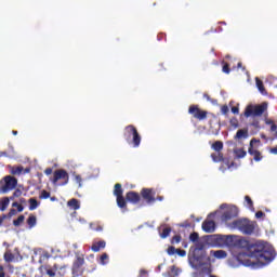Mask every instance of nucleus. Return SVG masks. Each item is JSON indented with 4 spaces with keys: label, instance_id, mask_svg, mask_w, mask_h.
Wrapping results in <instances>:
<instances>
[{
    "label": "nucleus",
    "instance_id": "obj_63",
    "mask_svg": "<svg viewBox=\"0 0 277 277\" xmlns=\"http://www.w3.org/2000/svg\"><path fill=\"white\" fill-rule=\"evenodd\" d=\"M13 135H18V131L13 130Z\"/></svg>",
    "mask_w": 277,
    "mask_h": 277
},
{
    "label": "nucleus",
    "instance_id": "obj_60",
    "mask_svg": "<svg viewBox=\"0 0 277 277\" xmlns=\"http://www.w3.org/2000/svg\"><path fill=\"white\" fill-rule=\"evenodd\" d=\"M195 259H196V261H202V255L196 256Z\"/></svg>",
    "mask_w": 277,
    "mask_h": 277
},
{
    "label": "nucleus",
    "instance_id": "obj_28",
    "mask_svg": "<svg viewBox=\"0 0 277 277\" xmlns=\"http://www.w3.org/2000/svg\"><path fill=\"white\" fill-rule=\"evenodd\" d=\"M235 155L236 157H238V159H243V157H246L248 153L243 148H238L235 150Z\"/></svg>",
    "mask_w": 277,
    "mask_h": 277
},
{
    "label": "nucleus",
    "instance_id": "obj_32",
    "mask_svg": "<svg viewBox=\"0 0 277 277\" xmlns=\"http://www.w3.org/2000/svg\"><path fill=\"white\" fill-rule=\"evenodd\" d=\"M36 215H29V217L27 219V224L30 228H34V226H36Z\"/></svg>",
    "mask_w": 277,
    "mask_h": 277
},
{
    "label": "nucleus",
    "instance_id": "obj_54",
    "mask_svg": "<svg viewBox=\"0 0 277 277\" xmlns=\"http://www.w3.org/2000/svg\"><path fill=\"white\" fill-rule=\"evenodd\" d=\"M232 113L238 115L239 114V106L232 107Z\"/></svg>",
    "mask_w": 277,
    "mask_h": 277
},
{
    "label": "nucleus",
    "instance_id": "obj_3",
    "mask_svg": "<svg viewBox=\"0 0 277 277\" xmlns=\"http://www.w3.org/2000/svg\"><path fill=\"white\" fill-rule=\"evenodd\" d=\"M234 228H238L243 235H252L256 228V222L248 219H239L233 222Z\"/></svg>",
    "mask_w": 277,
    "mask_h": 277
},
{
    "label": "nucleus",
    "instance_id": "obj_61",
    "mask_svg": "<svg viewBox=\"0 0 277 277\" xmlns=\"http://www.w3.org/2000/svg\"><path fill=\"white\" fill-rule=\"evenodd\" d=\"M50 200H51L52 202H55V200H57V197H51Z\"/></svg>",
    "mask_w": 277,
    "mask_h": 277
},
{
    "label": "nucleus",
    "instance_id": "obj_23",
    "mask_svg": "<svg viewBox=\"0 0 277 277\" xmlns=\"http://www.w3.org/2000/svg\"><path fill=\"white\" fill-rule=\"evenodd\" d=\"M10 207V198L3 197L0 199V211H5Z\"/></svg>",
    "mask_w": 277,
    "mask_h": 277
},
{
    "label": "nucleus",
    "instance_id": "obj_49",
    "mask_svg": "<svg viewBox=\"0 0 277 277\" xmlns=\"http://www.w3.org/2000/svg\"><path fill=\"white\" fill-rule=\"evenodd\" d=\"M255 217H256V220H261V217H265V214H264L263 211H258V212L255 213Z\"/></svg>",
    "mask_w": 277,
    "mask_h": 277
},
{
    "label": "nucleus",
    "instance_id": "obj_13",
    "mask_svg": "<svg viewBox=\"0 0 277 277\" xmlns=\"http://www.w3.org/2000/svg\"><path fill=\"white\" fill-rule=\"evenodd\" d=\"M126 200H128V202H131L132 205H137L140 203V200H142V197H140V193L130 190L126 195Z\"/></svg>",
    "mask_w": 277,
    "mask_h": 277
},
{
    "label": "nucleus",
    "instance_id": "obj_22",
    "mask_svg": "<svg viewBox=\"0 0 277 277\" xmlns=\"http://www.w3.org/2000/svg\"><path fill=\"white\" fill-rule=\"evenodd\" d=\"M124 193V190L122 189V184L117 183L115 184L114 187V196H116V198L122 196V194Z\"/></svg>",
    "mask_w": 277,
    "mask_h": 277
},
{
    "label": "nucleus",
    "instance_id": "obj_38",
    "mask_svg": "<svg viewBox=\"0 0 277 277\" xmlns=\"http://www.w3.org/2000/svg\"><path fill=\"white\" fill-rule=\"evenodd\" d=\"M12 207H15L18 211V213H23V211L25 210V207H23V205L18 203V202H13Z\"/></svg>",
    "mask_w": 277,
    "mask_h": 277
},
{
    "label": "nucleus",
    "instance_id": "obj_26",
    "mask_svg": "<svg viewBox=\"0 0 277 277\" xmlns=\"http://www.w3.org/2000/svg\"><path fill=\"white\" fill-rule=\"evenodd\" d=\"M211 159L214 163H220L221 161H224V155L220 151L217 154H211Z\"/></svg>",
    "mask_w": 277,
    "mask_h": 277
},
{
    "label": "nucleus",
    "instance_id": "obj_4",
    "mask_svg": "<svg viewBox=\"0 0 277 277\" xmlns=\"http://www.w3.org/2000/svg\"><path fill=\"white\" fill-rule=\"evenodd\" d=\"M267 111V102H263L259 105L249 104L243 113L245 118H259Z\"/></svg>",
    "mask_w": 277,
    "mask_h": 277
},
{
    "label": "nucleus",
    "instance_id": "obj_58",
    "mask_svg": "<svg viewBox=\"0 0 277 277\" xmlns=\"http://www.w3.org/2000/svg\"><path fill=\"white\" fill-rule=\"evenodd\" d=\"M156 200H159V202H161V200H163V196H158Z\"/></svg>",
    "mask_w": 277,
    "mask_h": 277
},
{
    "label": "nucleus",
    "instance_id": "obj_37",
    "mask_svg": "<svg viewBox=\"0 0 277 277\" xmlns=\"http://www.w3.org/2000/svg\"><path fill=\"white\" fill-rule=\"evenodd\" d=\"M189 239H190V241H193V243H196V241H198V239H200V236L198 235V233L194 232L189 235Z\"/></svg>",
    "mask_w": 277,
    "mask_h": 277
},
{
    "label": "nucleus",
    "instance_id": "obj_62",
    "mask_svg": "<svg viewBox=\"0 0 277 277\" xmlns=\"http://www.w3.org/2000/svg\"><path fill=\"white\" fill-rule=\"evenodd\" d=\"M0 277H5V272H0Z\"/></svg>",
    "mask_w": 277,
    "mask_h": 277
},
{
    "label": "nucleus",
    "instance_id": "obj_19",
    "mask_svg": "<svg viewBox=\"0 0 277 277\" xmlns=\"http://www.w3.org/2000/svg\"><path fill=\"white\" fill-rule=\"evenodd\" d=\"M210 254L214 256L215 259H226L228 256V253L224 250H216V251H210Z\"/></svg>",
    "mask_w": 277,
    "mask_h": 277
},
{
    "label": "nucleus",
    "instance_id": "obj_39",
    "mask_svg": "<svg viewBox=\"0 0 277 277\" xmlns=\"http://www.w3.org/2000/svg\"><path fill=\"white\" fill-rule=\"evenodd\" d=\"M40 199L47 200V198H51V193L47 190H42L41 195L39 196Z\"/></svg>",
    "mask_w": 277,
    "mask_h": 277
},
{
    "label": "nucleus",
    "instance_id": "obj_52",
    "mask_svg": "<svg viewBox=\"0 0 277 277\" xmlns=\"http://www.w3.org/2000/svg\"><path fill=\"white\" fill-rule=\"evenodd\" d=\"M171 272H172L173 276H179V268H176V266H172Z\"/></svg>",
    "mask_w": 277,
    "mask_h": 277
},
{
    "label": "nucleus",
    "instance_id": "obj_50",
    "mask_svg": "<svg viewBox=\"0 0 277 277\" xmlns=\"http://www.w3.org/2000/svg\"><path fill=\"white\" fill-rule=\"evenodd\" d=\"M182 228H190L192 227V223H189V222H184V223H182L181 225H180Z\"/></svg>",
    "mask_w": 277,
    "mask_h": 277
},
{
    "label": "nucleus",
    "instance_id": "obj_31",
    "mask_svg": "<svg viewBox=\"0 0 277 277\" xmlns=\"http://www.w3.org/2000/svg\"><path fill=\"white\" fill-rule=\"evenodd\" d=\"M229 124H230L232 129H239V119H237V117H233L229 120Z\"/></svg>",
    "mask_w": 277,
    "mask_h": 277
},
{
    "label": "nucleus",
    "instance_id": "obj_45",
    "mask_svg": "<svg viewBox=\"0 0 277 277\" xmlns=\"http://www.w3.org/2000/svg\"><path fill=\"white\" fill-rule=\"evenodd\" d=\"M12 174H23V167H17L13 169Z\"/></svg>",
    "mask_w": 277,
    "mask_h": 277
},
{
    "label": "nucleus",
    "instance_id": "obj_48",
    "mask_svg": "<svg viewBox=\"0 0 277 277\" xmlns=\"http://www.w3.org/2000/svg\"><path fill=\"white\" fill-rule=\"evenodd\" d=\"M13 215H16V209H11L9 213L6 214V217H13Z\"/></svg>",
    "mask_w": 277,
    "mask_h": 277
},
{
    "label": "nucleus",
    "instance_id": "obj_21",
    "mask_svg": "<svg viewBox=\"0 0 277 277\" xmlns=\"http://www.w3.org/2000/svg\"><path fill=\"white\" fill-rule=\"evenodd\" d=\"M265 124H268L271 127V133H275V137L277 138V124L272 119H266Z\"/></svg>",
    "mask_w": 277,
    "mask_h": 277
},
{
    "label": "nucleus",
    "instance_id": "obj_20",
    "mask_svg": "<svg viewBox=\"0 0 277 277\" xmlns=\"http://www.w3.org/2000/svg\"><path fill=\"white\" fill-rule=\"evenodd\" d=\"M248 129H240L235 135V140H248Z\"/></svg>",
    "mask_w": 277,
    "mask_h": 277
},
{
    "label": "nucleus",
    "instance_id": "obj_8",
    "mask_svg": "<svg viewBox=\"0 0 277 277\" xmlns=\"http://www.w3.org/2000/svg\"><path fill=\"white\" fill-rule=\"evenodd\" d=\"M18 185V180L12 175H8L4 177V185L1 186L2 194H8V192H12V189L16 188Z\"/></svg>",
    "mask_w": 277,
    "mask_h": 277
},
{
    "label": "nucleus",
    "instance_id": "obj_46",
    "mask_svg": "<svg viewBox=\"0 0 277 277\" xmlns=\"http://www.w3.org/2000/svg\"><path fill=\"white\" fill-rule=\"evenodd\" d=\"M221 111L224 116H226V114H228L229 109H228V106L227 105H223L221 107Z\"/></svg>",
    "mask_w": 277,
    "mask_h": 277
},
{
    "label": "nucleus",
    "instance_id": "obj_35",
    "mask_svg": "<svg viewBox=\"0 0 277 277\" xmlns=\"http://www.w3.org/2000/svg\"><path fill=\"white\" fill-rule=\"evenodd\" d=\"M228 239H233V237H230V236L216 235V240H217V241H224L225 243H228Z\"/></svg>",
    "mask_w": 277,
    "mask_h": 277
},
{
    "label": "nucleus",
    "instance_id": "obj_12",
    "mask_svg": "<svg viewBox=\"0 0 277 277\" xmlns=\"http://www.w3.org/2000/svg\"><path fill=\"white\" fill-rule=\"evenodd\" d=\"M207 263H199V267H202L199 274H207L208 276H211L213 269L211 268V258H206Z\"/></svg>",
    "mask_w": 277,
    "mask_h": 277
},
{
    "label": "nucleus",
    "instance_id": "obj_7",
    "mask_svg": "<svg viewBox=\"0 0 277 277\" xmlns=\"http://www.w3.org/2000/svg\"><path fill=\"white\" fill-rule=\"evenodd\" d=\"M70 176L68 175V172L64 169H58L54 171L53 179H51L53 185H57V181H63L61 185H68Z\"/></svg>",
    "mask_w": 277,
    "mask_h": 277
},
{
    "label": "nucleus",
    "instance_id": "obj_15",
    "mask_svg": "<svg viewBox=\"0 0 277 277\" xmlns=\"http://www.w3.org/2000/svg\"><path fill=\"white\" fill-rule=\"evenodd\" d=\"M105 246H107V242H105V240H100L97 242H93L91 250L92 252H101V250H105Z\"/></svg>",
    "mask_w": 277,
    "mask_h": 277
},
{
    "label": "nucleus",
    "instance_id": "obj_51",
    "mask_svg": "<svg viewBox=\"0 0 277 277\" xmlns=\"http://www.w3.org/2000/svg\"><path fill=\"white\" fill-rule=\"evenodd\" d=\"M5 220H8V214L0 215V226L3 225V222H5Z\"/></svg>",
    "mask_w": 277,
    "mask_h": 277
},
{
    "label": "nucleus",
    "instance_id": "obj_33",
    "mask_svg": "<svg viewBox=\"0 0 277 277\" xmlns=\"http://www.w3.org/2000/svg\"><path fill=\"white\" fill-rule=\"evenodd\" d=\"M107 261H109V255L107 253H103L100 258L101 265H107Z\"/></svg>",
    "mask_w": 277,
    "mask_h": 277
},
{
    "label": "nucleus",
    "instance_id": "obj_64",
    "mask_svg": "<svg viewBox=\"0 0 277 277\" xmlns=\"http://www.w3.org/2000/svg\"><path fill=\"white\" fill-rule=\"evenodd\" d=\"M0 272H4V271H3V266H2V265H0Z\"/></svg>",
    "mask_w": 277,
    "mask_h": 277
},
{
    "label": "nucleus",
    "instance_id": "obj_42",
    "mask_svg": "<svg viewBox=\"0 0 277 277\" xmlns=\"http://www.w3.org/2000/svg\"><path fill=\"white\" fill-rule=\"evenodd\" d=\"M87 259L93 263L91 267H92V272H94V269H96V263H94V254H90Z\"/></svg>",
    "mask_w": 277,
    "mask_h": 277
},
{
    "label": "nucleus",
    "instance_id": "obj_59",
    "mask_svg": "<svg viewBox=\"0 0 277 277\" xmlns=\"http://www.w3.org/2000/svg\"><path fill=\"white\" fill-rule=\"evenodd\" d=\"M9 198V203H10V200H14L16 197H14V195H12L11 197H8Z\"/></svg>",
    "mask_w": 277,
    "mask_h": 277
},
{
    "label": "nucleus",
    "instance_id": "obj_17",
    "mask_svg": "<svg viewBox=\"0 0 277 277\" xmlns=\"http://www.w3.org/2000/svg\"><path fill=\"white\" fill-rule=\"evenodd\" d=\"M255 83H256V88H258L259 92H260L263 96H267V90H265V85L263 84V80L256 78V79H255Z\"/></svg>",
    "mask_w": 277,
    "mask_h": 277
},
{
    "label": "nucleus",
    "instance_id": "obj_34",
    "mask_svg": "<svg viewBox=\"0 0 277 277\" xmlns=\"http://www.w3.org/2000/svg\"><path fill=\"white\" fill-rule=\"evenodd\" d=\"M25 222V215H19L16 220L13 221L14 226H21Z\"/></svg>",
    "mask_w": 277,
    "mask_h": 277
},
{
    "label": "nucleus",
    "instance_id": "obj_6",
    "mask_svg": "<svg viewBox=\"0 0 277 277\" xmlns=\"http://www.w3.org/2000/svg\"><path fill=\"white\" fill-rule=\"evenodd\" d=\"M188 114L196 120H207V116H209V111L202 110L200 106L194 104L188 107Z\"/></svg>",
    "mask_w": 277,
    "mask_h": 277
},
{
    "label": "nucleus",
    "instance_id": "obj_41",
    "mask_svg": "<svg viewBox=\"0 0 277 277\" xmlns=\"http://www.w3.org/2000/svg\"><path fill=\"white\" fill-rule=\"evenodd\" d=\"M167 253L169 254V256H172V255H174V254H176V248H174V247H169L168 249H167Z\"/></svg>",
    "mask_w": 277,
    "mask_h": 277
},
{
    "label": "nucleus",
    "instance_id": "obj_10",
    "mask_svg": "<svg viewBox=\"0 0 277 277\" xmlns=\"http://www.w3.org/2000/svg\"><path fill=\"white\" fill-rule=\"evenodd\" d=\"M261 140L252 138L250 141L248 153L253 157L254 161H262L263 154H261L258 149L254 148V144L260 143Z\"/></svg>",
    "mask_w": 277,
    "mask_h": 277
},
{
    "label": "nucleus",
    "instance_id": "obj_36",
    "mask_svg": "<svg viewBox=\"0 0 277 277\" xmlns=\"http://www.w3.org/2000/svg\"><path fill=\"white\" fill-rule=\"evenodd\" d=\"M245 200L248 203L249 209H251V211H254V202H252V198H250V196H246Z\"/></svg>",
    "mask_w": 277,
    "mask_h": 277
},
{
    "label": "nucleus",
    "instance_id": "obj_5",
    "mask_svg": "<svg viewBox=\"0 0 277 277\" xmlns=\"http://www.w3.org/2000/svg\"><path fill=\"white\" fill-rule=\"evenodd\" d=\"M85 264V255L83 253L76 252V259L71 266V274L75 277H79L83 274V265Z\"/></svg>",
    "mask_w": 277,
    "mask_h": 277
},
{
    "label": "nucleus",
    "instance_id": "obj_11",
    "mask_svg": "<svg viewBox=\"0 0 277 277\" xmlns=\"http://www.w3.org/2000/svg\"><path fill=\"white\" fill-rule=\"evenodd\" d=\"M141 196L144 200H146L147 205H154V202H157L153 188H143L141 190Z\"/></svg>",
    "mask_w": 277,
    "mask_h": 277
},
{
    "label": "nucleus",
    "instance_id": "obj_29",
    "mask_svg": "<svg viewBox=\"0 0 277 277\" xmlns=\"http://www.w3.org/2000/svg\"><path fill=\"white\" fill-rule=\"evenodd\" d=\"M222 66V72H224L225 75H230V64L223 61Z\"/></svg>",
    "mask_w": 277,
    "mask_h": 277
},
{
    "label": "nucleus",
    "instance_id": "obj_1",
    "mask_svg": "<svg viewBox=\"0 0 277 277\" xmlns=\"http://www.w3.org/2000/svg\"><path fill=\"white\" fill-rule=\"evenodd\" d=\"M239 245L242 248H247L248 252L238 255L245 267H254L258 263H269L276 259V250L267 242L258 241L254 245H250L248 240H239ZM251 259H255L256 262Z\"/></svg>",
    "mask_w": 277,
    "mask_h": 277
},
{
    "label": "nucleus",
    "instance_id": "obj_14",
    "mask_svg": "<svg viewBox=\"0 0 277 277\" xmlns=\"http://www.w3.org/2000/svg\"><path fill=\"white\" fill-rule=\"evenodd\" d=\"M201 228L203 233H215V221H211V220L203 221Z\"/></svg>",
    "mask_w": 277,
    "mask_h": 277
},
{
    "label": "nucleus",
    "instance_id": "obj_18",
    "mask_svg": "<svg viewBox=\"0 0 277 277\" xmlns=\"http://www.w3.org/2000/svg\"><path fill=\"white\" fill-rule=\"evenodd\" d=\"M67 207H69V209H72L74 211L81 209V205L79 203V200L75 198L70 199L67 202Z\"/></svg>",
    "mask_w": 277,
    "mask_h": 277
},
{
    "label": "nucleus",
    "instance_id": "obj_43",
    "mask_svg": "<svg viewBox=\"0 0 277 277\" xmlns=\"http://www.w3.org/2000/svg\"><path fill=\"white\" fill-rule=\"evenodd\" d=\"M175 254H179V256H186L187 251L183 249H175Z\"/></svg>",
    "mask_w": 277,
    "mask_h": 277
},
{
    "label": "nucleus",
    "instance_id": "obj_47",
    "mask_svg": "<svg viewBox=\"0 0 277 277\" xmlns=\"http://www.w3.org/2000/svg\"><path fill=\"white\" fill-rule=\"evenodd\" d=\"M47 274H48V276H50V277H54V276H55V269H53V268H48V269H47Z\"/></svg>",
    "mask_w": 277,
    "mask_h": 277
},
{
    "label": "nucleus",
    "instance_id": "obj_27",
    "mask_svg": "<svg viewBox=\"0 0 277 277\" xmlns=\"http://www.w3.org/2000/svg\"><path fill=\"white\" fill-rule=\"evenodd\" d=\"M212 148L213 150H215L216 153H220L223 148H224V143H222V141H215L212 144Z\"/></svg>",
    "mask_w": 277,
    "mask_h": 277
},
{
    "label": "nucleus",
    "instance_id": "obj_30",
    "mask_svg": "<svg viewBox=\"0 0 277 277\" xmlns=\"http://www.w3.org/2000/svg\"><path fill=\"white\" fill-rule=\"evenodd\" d=\"M4 261L6 263H12L14 261V253L10 252V251H6L4 253Z\"/></svg>",
    "mask_w": 277,
    "mask_h": 277
},
{
    "label": "nucleus",
    "instance_id": "obj_57",
    "mask_svg": "<svg viewBox=\"0 0 277 277\" xmlns=\"http://www.w3.org/2000/svg\"><path fill=\"white\" fill-rule=\"evenodd\" d=\"M19 205H27V199L25 198H19Z\"/></svg>",
    "mask_w": 277,
    "mask_h": 277
},
{
    "label": "nucleus",
    "instance_id": "obj_9",
    "mask_svg": "<svg viewBox=\"0 0 277 277\" xmlns=\"http://www.w3.org/2000/svg\"><path fill=\"white\" fill-rule=\"evenodd\" d=\"M239 215V210L235 206H230L227 208L221 216L223 222H230V220H235Z\"/></svg>",
    "mask_w": 277,
    "mask_h": 277
},
{
    "label": "nucleus",
    "instance_id": "obj_56",
    "mask_svg": "<svg viewBox=\"0 0 277 277\" xmlns=\"http://www.w3.org/2000/svg\"><path fill=\"white\" fill-rule=\"evenodd\" d=\"M237 68H241L243 71H246V67H243V64L241 62H238Z\"/></svg>",
    "mask_w": 277,
    "mask_h": 277
},
{
    "label": "nucleus",
    "instance_id": "obj_55",
    "mask_svg": "<svg viewBox=\"0 0 277 277\" xmlns=\"http://www.w3.org/2000/svg\"><path fill=\"white\" fill-rule=\"evenodd\" d=\"M75 180L79 184V186L81 187V175H76Z\"/></svg>",
    "mask_w": 277,
    "mask_h": 277
},
{
    "label": "nucleus",
    "instance_id": "obj_40",
    "mask_svg": "<svg viewBox=\"0 0 277 277\" xmlns=\"http://www.w3.org/2000/svg\"><path fill=\"white\" fill-rule=\"evenodd\" d=\"M181 239H182L181 235H175L172 237L171 243H181Z\"/></svg>",
    "mask_w": 277,
    "mask_h": 277
},
{
    "label": "nucleus",
    "instance_id": "obj_25",
    "mask_svg": "<svg viewBox=\"0 0 277 277\" xmlns=\"http://www.w3.org/2000/svg\"><path fill=\"white\" fill-rule=\"evenodd\" d=\"M28 205H29V211H36V209L40 205V201L36 200V198H30L28 200Z\"/></svg>",
    "mask_w": 277,
    "mask_h": 277
},
{
    "label": "nucleus",
    "instance_id": "obj_16",
    "mask_svg": "<svg viewBox=\"0 0 277 277\" xmlns=\"http://www.w3.org/2000/svg\"><path fill=\"white\" fill-rule=\"evenodd\" d=\"M171 233H172V227H166V226L159 227V235H160L161 239H168V237H170Z\"/></svg>",
    "mask_w": 277,
    "mask_h": 277
},
{
    "label": "nucleus",
    "instance_id": "obj_2",
    "mask_svg": "<svg viewBox=\"0 0 277 277\" xmlns=\"http://www.w3.org/2000/svg\"><path fill=\"white\" fill-rule=\"evenodd\" d=\"M123 138L127 144H131L133 148H140V144H142V135H140L137 128L133 124H129L124 128Z\"/></svg>",
    "mask_w": 277,
    "mask_h": 277
},
{
    "label": "nucleus",
    "instance_id": "obj_24",
    "mask_svg": "<svg viewBox=\"0 0 277 277\" xmlns=\"http://www.w3.org/2000/svg\"><path fill=\"white\" fill-rule=\"evenodd\" d=\"M116 198H117V207H119V209H127V199H124V196L122 195Z\"/></svg>",
    "mask_w": 277,
    "mask_h": 277
},
{
    "label": "nucleus",
    "instance_id": "obj_53",
    "mask_svg": "<svg viewBox=\"0 0 277 277\" xmlns=\"http://www.w3.org/2000/svg\"><path fill=\"white\" fill-rule=\"evenodd\" d=\"M44 174H47V176H51V174H53V169L47 168V169L44 170Z\"/></svg>",
    "mask_w": 277,
    "mask_h": 277
},
{
    "label": "nucleus",
    "instance_id": "obj_44",
    "mask_svg": "<svg viewBox=\"0 0 277 277\" xmlns=\"http://www.w3.org/2000/svg\"><path fill=\"white\" fill-rule=\"evenodd\" d=\"M22 196H23V190H21L19 188L14 190L13 197L21 198Z\"/></svg>",
    "mask_w": 277,
    "mask_h": 277
}]
</instances>
